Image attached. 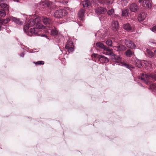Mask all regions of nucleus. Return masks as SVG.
Instances as JSON below:
<instances>
[{"mask_svg": "<svg viewBox=\"0 0 156 156\" xmlns=\"http://www.w3.org/2000/svg\"><path fill=\"white\" fill-rule=\"evenodd\" d=\"M111 59L116 62L120 63L122 66H125L126 68L130 69L131 68H133L132 66L129 64H126L124 62H121V58L119 56H117L113 53H110Z\"/></svg>", "mask_w": 156, "mask_h": 156, "instance_id": "nucleus-1", "label": "nucleus"}, {"mask_svg": "<svg viewBox=\"0 0 156 156\" xmlns=\"http://www.w3.org/2000/svg\"><path fill=\"white\" fill-rule=\"evenodd\" d=\"M150 77L152 78L153 80L156 81V74L154 73L151 74L149 75L142 74L138 77L139 79L143 80L146 84L150 83V82L149 81Z\"/></svg>", "mask_w": 156, "mask_h": 156, "instance_id": "nucleus-2", "label": "nucleus"}, {"mask_svg": "<svg viewBox=\"0 0 156 156\" xmlns=\"http://www.w3.org/2000/svg\"><path fill=\"white\" fill-rule=\"evenodd\" d=\"M36 24V23L34 19H30L28 22L27 24H26L23 28L24 32L27 34V35L31 36V35H30L28 34H27L29 28L30 27H32Z\"/></svg>", "mask_w": 156, "mask_h": 156, "instance_id": "nucleus-3", "label": "nucleus"}, {"mask_svg": "<svg viewBox=\"0 0 156 156\" xmlns=\"http://www.w3.org/2000/svg\"><path fill=\"white\" fill-rule=\"evenodd\" d=\"M67 13V11L64 9H59L55 11L54 13V17L60 18L65 16Z\"/></svg>", "mask_w": 156, "mask_h": 156, "instance_id": "nucleus-4", "label": "nucleus"}, {"mask_svg": "<svg viewBox=\"0 0 156 156\" xmlns=\"http://www.w3.org/2000/svg\"><path fill=\"white\" fill-rule=\"evenodd\" d=\"M74 45L72 38H69L66 44L65 48L69 52H73L74 50Z\"/></svg>", "mask_w": 156, "mask_h": 156, "instance_id": "nucleus-5", "label": "nucleus"}, {"mask_svg": "<svg viewBox=\"0 0 156 156\" xmlns=\"http://www.w3.org/2000/svg\"><path fill=\"white\" fill-rule=\"evenodd\" d=\"M92 56L99 59L101 62L102 63H107L109 61L108 58L104 55L94 53L92 54Z\"/></svg>", "mask_w": 156, "mask_h": 156, "instance_id": "nucleus-6", "label": "nucleus"}, {"mask_svg": "<svg viewBox=\"0 0 156 156\" xmlns=\"http://www.w3.org/2000/svg\"><path fill=\"white\" fill-rule=\"evenodd\" d=\"M104 30V31L102 29L100 30L95 34V36H99L101 39L103 40L108 35L107 30L105 29Z\"/></svg>", "mask_w": 156, "mask_h": 156, "instance_id": "nucleus-7", "label": "nucleus"}, {"mask_svg": "<svg viewBox=\"0 0 156 156\" xmlns=\"http://www.w3.org/2000/svg\"><path fill=\"white\" fill-rule=\"evenodd\" d=\"M124 42L126 46L129 48H135L136 47L135 44L129 39H125Z\"/></svg>", "mask_w": 156, "mask_h": 156, "instance_id": "nucleus-8", "label": "nucleus"}, {"mask_svg": "<svg viewBox=\"0 0 156 156\" xmlns=\"http://www.w3.org/2000/svg\"><path fill=\"white\" fill-rule=\"evenodd\" d=\"M107 11L106 8L99 7L97 8L95 10V12L97 14H104Z\"/></svg>", "mask_w": 156, "mask_h": 156, "instance_id": "nucleus-9", "label": "nucleus"}, {"mask_svg": "<svg viewBox=\"0 0 156 156\" xmlns=\"http://www.w3.org/2000/svg\"><path fill=\"white\" fill-rule=\"evenodd\" d=\"M111 27L114 31H116L119 28V23L117 21H113L112 22Z\"/></svg>", "mask_w": 156, "mask_h": 156, "instance_id": "nucleus-10", "label": "nucleus"}, {"mask_svg": "<svg viewBox=\"0 0 156 156\" xmlns=\"http://www.w3.org/2000/svg\"><path fill=\"white\" fill-rule=\"evenodd\" d=\"M129 8L131 11L136 12L138 9V6L136 4L133 3L130 5Z\"/></svg>", "mask_w": 156, "mask_h": 156, "instance_id": "nucleus-11", "label": "nucleus"}, {"mask_svg": "<svg viewBox=\"0 0 156 156\" xmlns=\"http://www.w3.org/2000/svg\"><path fill=\"white\" fill-rule=\"evenodd\" d=\"M10 18L13 22L19 25H22L23 24V22L19 18H17L13 16H10Z\"/></svg>", "mask_w": 156, "mask_h": 156, "instance_id": "nucleus-12", "label": "nucleus"}, {"mask_svg": "<svg viewBox=\"0 0 156 156\" xmlns=\"http://www.w3.org/2000/svg\"><path fill=\"white\" fill-rule=\"evenodd\" d=\"M48 30V32L49 33H50V34L52 35L55 36L58 34V32L56 29L54 27L51 28V29L49 28Z\"/></svg>", "mask_w": 156, "mask_h": 156, "instance_id": "nucleus-13", "label": "nucleus"}, {"mask_svg": "<svg viewBox=\"0 0 156 156\" xmlns=\"http://www.w3.org/2000/svg\"><path fill=\"white\" fill-rule=\"evenodd\" d=\"M143 6L145 8L150 9L151 7V5L150 2L147 0H145L143 2Z\"/></svg>", "mask_w": 156, "mask_h": 156, "instance_id": "nucleus-14", "label": "nucleus"}, {"mask_svg": "<svg viewBox=\"0 0 156 156\" xmlns=\"http://www.w3.org/2000/svg\"><path fill=\"white\" fill-rule=\"evenodd\" d=\"M147 15L145 12H142L139 15L138 18L139 21H142L144 20L146 17Z\"/></svg>", "mask_w": 156, "mask_h": 156, "instance_id": "nucleus-15", "label": "nucleus"}, {"mask_svg": "<svg viewBox=\"0 0 156 156\" xmlns=\"http://www.w3.org/2000/svg\"><path fill=\"white\" fill-rule=\"evenodd\" d=\"M85 13V11L84 9H80L78 12V17L79 20H83V16Z\"/></svg>", "mask_w": 156, "mask_h": 156, "instance_id": "nucleus-16", "label": "nucleus"}, {"mask_svg": "<svg viewBox=\"0 0 156 156\" xmlns=\"http://www.w3.org/2000/svg\"><path fill=\"white\" fill-rule=\"evenodd\" d=\"M2 2H0V6L1 8H3L5 9V10L6 11H7V12H9V6L6 4H5Z\"/></svg>", "mask_w": 156, "mask_h": 156, "instance_id": "nucleus-17", "label": "nucleus"}, {"mask_svg": "<svg viewBox=\"0 0 156 156\" xmlns=\"http://www.w3.org/2000/svg\"><path fill=\"white\" fill-rule=\"evenodd\" d=\"M124 29L126 31H131L132 30V28L130 25L128 23L125 24L123 25Z\"/></svg>", "mask_w": 156, "mask_h": 156, "instance_id": "nucleus-18", "label": "nucleus"}, {"mask_svg": "<svg viewBox=\"0 0 156 156\" xmlns=\"http://www.w3.org/2000/svg\"><path fill=\"white\" fill-rule=\"evenodd\" d=\"M116 47L117 48V51L119 52L124 51L126 49L125 46L121 44Z\"/></svg>", "mask_w": 156, "mask_h": 156, "instance_id": "nucleus-19", "label": "nucleus"}, {"mask_svg": "<svg viewBox=\"0 0 156 156\" xmlns=\"http://www.w3.org/2000/svg\"><path fill=\"white\" fill-rule=\"evenodd\" d=\"M38 29L34 27L33 28H31L30 29V32L33 35H37V34L38 32Z\"/></svg>", "mask_w": 156, "mask_h": 156, "instance_id": "nucleus-20", "label": "nucleus"}, {"mask_svg": "<svg viewBox=\"0 0 156 156\" xmlns=\"http://www.w3.org/2000/svg\"><path fill=\"white\" fill-rule=\"evenodd\" d=\"M133 53V52L130 49H128L125 52L127 57H131Z\"/></svg>", "mask_w": 156, "mask_h": 156, "instance_id": "nucleus-21", "label": "nucleus"}, {"mask_svg": "<svg viewBox=\"0 0 156 156\" xmlns=\"http://www.w3.org/2000/svg\"><path fill=\"white\" fill-rule=\"evenodd\" d=\"M43 23L44 24L48 25L50 24L51 22V20L48 18H42Z\"/></svg>", "mask_w": 156, "mask_h": 156, "instance_id": "nucleus-22", "label": "nucleus"}, {"mask_svg": "<svg viewBox=\"0 0 156 156\" xmlns=\"http://www.w3.org/2000/svg\"><path fill=\"white\" fill-rule=\"evenodd\" d=\"M83 7H87L90 5V3L88 0H84L82 3Z\"/></svg>", "mask_w": 156, "mask_h": 156, "instance_id": "nucleus-23", "label": "nucleus"}, {"mask_svg": "<svg viewBox=\"0 0 156 156\" xmlns=\"http://www.w3.org/2000/svg\"><path fill=\"white\" fill-rule=\"evenodd\" d=\"M148 85H150V89L152 91H154V89H156V84L151 83H148Z\"/></svg>", "mask_w": 156, "mask_h": 156, "instance_id": "nucleus-24", "label": "nucleus"}, {"mask_svg": "<svg viewBox=\"0 0 156 156\" xmlns=\"http://www.w3.org/2000/svg\"><path fill=\"white\" fill-rule=\"evenodd\" d=\"M36 28L38 29V32L40 31V29L44 28V27L42 24H37V23H36Z\"/></svg>", "mask_w": 156, "mask_h": 156, "instance_id": "nucleus-25", "label": "nucleus"}, {"mask_svg": "<svg viewBox=\"0 0 156 156\" xmlns=\"http://www.w3.org/2000/svg\"><path fill=\"white\" fill-rule=\"evenodd\" d=\"M107 13L108 15L111 16H114V10L113 9H111L107 11Z\"/></svg>", "mask_w": 156, "mask_h": 156, "instance_id": "nucleus-26", "label": "nucleus"}, {"mask_svg": "<svg viewBox=\"0 0 156 156\" xmlns=\"http://www.w3.org/2000/svg\"><path fill=\"white\" fill-rule=\"evenodd\" d=\"M103 50L104 51H107L108 52L110 53H110L113 52V49L110 48L108 47L105 46Z\"/></svg>", "mask_w": 156, "mask_h": 156, "instance_id": "nucleus-27", "label": "nucleus"}, {"mask_svg": "<svg viewBox=\"0 0 156 156\" xmlns=\"http://www.w3.org/2000/svg\"><path fill=\"white\" fill-rule=\"evenodd\" d=\"M96 45L98 47L101 48L102 49H103L105 46L103 43L100 42H97L96 44Z\"/></svg>", "mask_w": 156, "mask_h": 156, "instance_id": "nucleus-28", "label": "nucleus"}, {"mask_svg": "<svg viewBox=\"0 0 156 156\" xmlns=\"http://www.w3.org/2000/svg\"><path fill=\"white\" fill-rule=\"evenodd\" d=\"M6 12L4 10H0V16L4 17L6 16Z\"/></svg>", "mask_w": 156, "mask_h": 156, "instance_id": "nucleus-29", "label": "nucleus"}, {"mask_svg": "<svg viewBox=\"0 0 156 156\" xmlns=\"http://www.w3.org/2000/svg\"><path fill=\"white\" fill-rule=\"evenodd\" d=\"M106 44L109 46L112 47V42L111 40H108L106 42Z\"/></svg>", "mask_w": 156, "mask_h": 156, "instance_id": "nucleus-30", "label": "nucleus"}, {"mask_svg": "<svg viewBox=\"0 0 156 156\" xmlns=\"http://www.w3.org/2000/svg\"><path fill=\"white\" fill-rule=\"evenodd\" d=\"M114 0H106L104 1V3L106 5L112 4Z\"/></svg>", "mask_w": 156, "mask_h": 156, "instance_id": "nucleus-31", "label": "nucleus"}, {"mask_svg": "<svg viewBox=\"0 0 156 156\" xmlns=\"http://www.w3.org/2000/svg\"><path fill=\"white\" fill-rule=\"evenodd\" d=\"M147 52L148 55L151 57H153L154 56V54L149 50H147Z\"/></svg>", "mask_w": 156, "mask_h": 156, "instance_id": "nucleus-32", "label": "nucleus"}, {"mask_svg": "<svg viewBox=\"0 0 156 156\" xmlns=\"http://www.w3.org/2000/svg\"><path fill=\"white\" fill-rule=\"evenodd\" d=\"M41 18L40 17H37L34 20L35 21L36 23H38L40 22L41 21Z\"/></svg>", "mask_w": 156, "mask_h": 156, "instance_id": "nucleus-33", "label": "nucleus"}, {"mask_svg": "<svg viewBox=\"0 0 156 156\" xmlns=\"http://www.w3.org/2000/svg\"><path fill=\"white\" fill-rule=\"evenodd\" d=\"M34 63L36 65H44V62L43 61H39L37 62H34Z\"/></svg>", "mask_w": 156, "mask_h": 156, "instance_id": "nucleus-34", "label": "nucleus"}, {"mask_svg": "<svg viewBox=\"0 0 156 156\" xmlns=\"http://www.w3.org/2000/svg\"><path fill=\"white\" fill-rule=\"evenodd\" d=\"M121 3L123 5L126 6L127 4V1L126 0H122Z\"/></svg>", "mask_w": 156, "mask_h": 156, "instance_id": "nucleus-35", "label": "nucleus"}, {"mask_svg": "<svg viewBox=\"0 0 156 156\" xmlns=\"http://www.w3.org/2000/svg\"><path fill=\"white\" fill-rule=\"evenodd\" d=\"M122 15L123 16H126L127 15L126 11L123 10L122 12Z\"/></svg>", "mask_w": 156, "mask_h": 156, "instance_id": "nucleus-36", "label": "nucleus"}, {"mask_svg": "<svg viewBox=\"0 0 156 156\" xmlns=\"http://www.w3.org/2000/svg\"><path fill=\"white\" fill-rule=\"evenodd\" d=\"M136 66L138 68H141L142 67V65L140 62H139L138 63H136Z\"/></svg>", "mask_w": 156, "mask_h": 156, "instance_id": "nucleus-37", "label": "nucleus"}, {"mask_svg": "<svg viewBox=\"0 0 156 156\" xmlns=\"http://www.w3.org/2000/svg\"><path fill=\"white\" fill-rule=\"evenodd\" d=\"M0 23H3L4 24H6V21L5 20V19H2L1 20H0Z\"/></svg>", "mask_w": 156, "mask_h": 156, "instance_id": "nucleus-38", "label": "nucleus"}, {"mask_svg": "<svg viewBox=\"0 0 156 156\" xmlns=\"http://www.w3.org/2000/svg\"><path fill=\"white\" fill-rule=\"evenodd\" d=\"M151 30L153 32H156V25L153 27L151 28Z\"/></svg>", "mask_w": 156, "mask_h": 156, "instance_id": "nucleus-39", "label": "nucleus"}, {"mask_svg": "<svg viewBox=\"0 0 156 156\" xmlns=\"http://www.w3.org/2000/svg\"><path fill=\"white\" fill-rule=\"evenodd\" d=\"M47 6H49L51 4V2L50 1H48L46 2Z\"/></svg>", "mask_w": 156, "mask_h": 156, "instance_id": "nucleus-40", "label": "nucleus"}, {"mask_svg": "<svg viewBox=\"0 0 156 156\" xmlns=\"http://www.w3.org/2000/svg\"><path fill=\"white\" fill-rule=\"evenodd\" d=\"M5 20L6 21V23H7L9 22L11 20H12V19H11L10 17V18H7L6 19H5Z\"/></svg>", "mask_w": 156, "mask_h": 156, "instance_id": "nucleus-41", "label": "nucleus"}, {"mask_svg": "<svg viewBox=\"0 0 156 156\" xmlns=\"http://www.w3.org/2000/svg\"><path fill=\"white\" fill-rule=\"evenodd\" d=\"M102 53L106 55H110V53L108 52H105L104 51H103Z\"/></svg>", "mask_w": 156, "mask_h": 156, "instance_id": "nucleus-42", "label": "nucleus"}, {"mask_svg": "<svg viewBox=\"0 0 156 156\" xmlns=\"http://www.w3.org/2000/svg\"><path fill=\"white\" fill-rule=\"evenodd\" d=\"M24 52H23L20 55V56L22 57H24Z\"/></svg>", "mask_w": 156, "mask_h": 156, "instance_id": "nucleus-43", "label": "nucleus"}, {"mask_svg": "<svg viewBox=\"0 0 156 156\" xmlns=\"http://www.w3.org/2000/svg\"><path fill=\"white\" fill-rule=\"evenodd\" d=\"M99 19L101 21H103L105 20V19L106 18V17H105V19H103V18L102 17H99Z\"/></svg>", "mask_w": 156, "mask_h": 156, "instance_id": "nucleus-44", "label": "nucleus"}, {"mask_svg": "<svg viewBox=\"0 0 156 156\" xmlns=\"http://www.w3.org/2000/svg\"><path fill=\"white\" fill-rule=\"evenodd\" d=\"M4 1V0H0V2H3Z\"/></svg>", "mask_w": 156, "mask_h": 156, "instance_id": "nucleus-45", "label": "nucleus"}, {"mask_svg": "<svg viewBox=\"0 0 156 156\" xmlns=\"http://www.w3.org/2000/svg\"><path fill=\"white\" fill-rule=\"evenodd\" d=\"M154 54L156 55V50H155L154 51Z\"/></svg>", "mask_w": 156, "mask_h": 156, "instance_id": "nucleus-46", "label": "nucleus"}, {"mask_svg": "<svg viewBox=\"0 0 156 156\" xmlns=\"http://www.w3.org/2000/svg\"><path fill=\"white\" fill-rule=\"evenodd\" d=\"M19 0H14V1H16V2H19Z\"/></svg>", "mask_w": 156, "mask_h": 156, "instance_id": "nucleus-47", "label": "nucleus"}, {"mask_svg": "<svg viewBox=\"0 0 156 156\" xmlns=\"http://www.w3.org/2000/svg\"><path fill=\"white\" fill-rule=\"evenodd\" d=\"M68 2V1H66V2H65V3H67Z\"/></svg>", "mask_w": 156, "mask_h": 156, "instance_id": "nucleus-48", "label": "nucleus"}, {"mask_svg": "<svg viewBox=\"0 0 156 156\" xmlns=\"http://www.w3.org/2000/svg\"><path fill=\"white\" fill-rule=\"evenodd\" d=\"M56 2H59V1L58 0H55Z\"/></svg>", "mask_w": 156, "mask_h": 156, "instance_id": "nucleus-49", "label": "nucleus"}, {"mask_svg": "<svg viewBox=\"0 0 156 156\" xmlns=\"http://www.w3.org/2000/svg\"><path fill=\"white\" fill-rule=\"evenodd\" d=\"M43 36L45 37H47V36H46V35H43Z\"/></svg>", "mask_w": 156, "mask_h": 156, "instance_id": "nucleus-50", "label": "nucleus"}, {"mask_svg": "<svg viewBox=\"0 0 156 156\" xmlns=\"http://www.w3.org/2000/svg\"><path fill=\"white\" fill-rule=\"evenodd\" d=\"M1 27L0 26V30H1Z\"/></svg>", "mask_w": 156, "mask_h": 156, "instance_id": "nucleus-51", "label": "nucleus"}]
</instances>
